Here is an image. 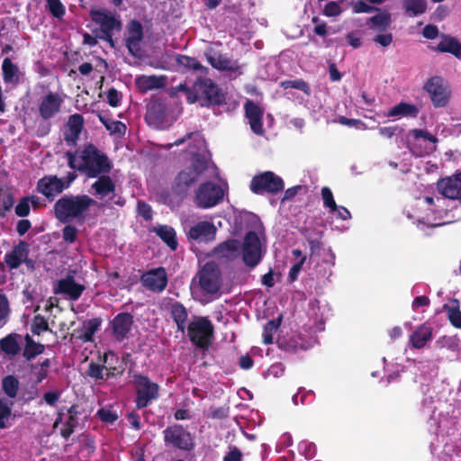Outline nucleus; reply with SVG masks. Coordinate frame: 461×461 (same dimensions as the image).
<instances>
[{"label": "nucleus", "mask_w": 461, "mask_h": 461, "mask_svg": "<svg viewBox=\"0 0 461 461\" xmlns=\"http://www.w3.org/2000/svg\"><path fill=\"white\" fill-rule=\"evenodd\" d=\"M66 157L71 169L89 178L109 174L113 168V163L108 156L92 143L85 144L75 151L66 152Z\"/></svg>", "instance_id": "f257e3e1"}, {"label": "nucleus", "mask_w": 461, "mask_h": 461, "mask_svg": "<svg viewBox=\"0 0 461 461\" xmlns=\"http://www.w3.org/2000/svg\"><path fill=\"white\" fill-rule=\"evenodd\" d=\"M95 201L87 194H65L54 204L55 217L62 223L80 220Z\"/></svg>", "instance_id": "f03ea898"}, {"label": "nucleus", "mask_w": 461, "mask_h": 461, "mask_svg": "<svg viewBox=\"0 0 461 461\" xmlns=\"http://www.w3.org/2000/svg\"><path fill=\"white\" fill-rule=\"evenodd\" d=\"M222 283L221 272L219 266L213 262H206L192 279V285L197 284L203 294L216 295Z\"/></svg>", "instance_id": "7ed1b4c3"}, {"label": "nucleus", "mask_w": 461, "mask_h": 461, "mask_svg": "<svg viewBox=\"0 0 461 461\" xmlns=\"http://www.w3.org/2000/svg\"><path fill=\"white\" fill-rule=\"evenodd\" d=\"M187 335L194 346L208 350L213 339L214 328L206 317H195L187 326Z\"/></svg>", "instance_id": "20e7f679"}, {"label": "nucleus", "mask_w": 461, "mask_h": 461, "mask_svg": "<svg viewBox=\"0 0 461 461\" xmlns=\"http://www.w3.org/2000/svg\"><path fill=\"white\" fill-rule=\"evenodd\" d=\"M164 444L184 452H191L195 447L194 438L182 424L167 426L163 431Z\"/></svg>", "instance_id": "39448f33"}, {"label": "nucleus", "mask_w": 461, "mask_h": 461, "mask_svg": "<svg viewBox=\"0 0 461 461\" xmlns=\"http://www.w3.org/2000/svg\"><path fill=\"white\" fill-rule=\"evenodd\" d=\"M435 108H445L448 105L452 91L449 83L439 76L429 77L423 86Z\"/></svg>", "instance_id": "423d86ee"}, {"label": "nucleus", "mask_w": 461, "mask_h": 461, "mask_svg": "<svg viewBox=\"0 0 461 461\" xmlns=\"http://www.w3.org/2000/svg\"><path fill=\"white\" fill-rule=\"evenodd\" d=\"M132 379L136 391L135 403L137 409L146 408L153 400L158 398L159 385L152 382L149 376L134 374Z\"/></svg>", "instance_id": "0eeeda50"}, {"label": "nucleus", "mask_w": 461, "mask_h": 461, "mask_svg": "<svg viewBox=\"0 0 461 461\" xmlns=\"http://www.w3.org/2000/svg\"><path fill=\"white\" fill-rule=\"evenodd\" d=\"M284 187L283 179L272 171H265L254 176L249 185L250 191L258 195L276 194L283 191Z\"/></svg>", "instance_id": "6e6552de"}, {"label": "nucleus", "mask_w": 461, "mask_h": 461, "mask_svg": "<svg viewBox=\"0 0 461 461\" xmlns=\"http://www.w3.org/2000/svg\"><path fill=\"white\" fill-rule=\"evenodd\" d=\"M195 88L200 92L203 106L222 105L225 104V95L222 90L208 77H199L195 80Z\"/></svg>", "instance_id": "1a4fd4ad"}, {"label": "nucleus", "mask_w": 461, "mask_h": 461, "mask_svg": "<svg viewBox=\"0 0 461 461\" xmlns=\"http://www.w3.org/2000/svg\"><path fill=\"white\" fill-rule=\"evenodd\" d=\"M224 196L221 185L212 182H205L199 185L195 192V203L199 208H212L220 203Z\"/></svg>", "instance_id": "9d476101"}, {"label": "nucleus", "mask_w": 461, "mask_h": 461, "mask_svg": "<svg viewBox=\"0 0 461 461\" xmlns=\"http://www.w3.org/2000/svg\"><path fill=\"white\" fill-rule=\"evenodd\" d=\"M262 258V248L258 235L253 231H248L243 240L242 259L250 268L259 264Z\"/></svg>", "instance_id": "9b49d317"}, {"label": "nucleus", "mask_w": 461, "mask_h": 461, "mask_svg": "<svg viewBox=\"0 0 461 461\" xmlns=\"http://www.w3.org/2000/svg\"><path fill=\"white\" fill-rule=\"evenodd\" d=\"M90 17L95 24L100 26V34L120 32L122 28L120 17L106 9L91 10Z\"/></svg>", "instance_id": "f8f14e48"}, {"label": "nucleus", "mask_w": 461, "mask_h": 461, "mask_svg": "<svg viewBox=\"0 0 461 461\" xmlns=\"http://www.w3.org/2000/svg\"><path fill=\"white\" fill-rule=\"evenodd\" d=\"M141 285L153 293H162L168 283L166 269L163 267L150 269L140 276Z\"/></svg>", "instance_id": "ddd939ff"}, {"label": "nucleus", "mask_w": 461, "mask_h": 461, "mask_svg": "<svg viewBox=\"0 0 461 461\" xmlns=\"http://www.w3.org/2000/svg\"><path fill=\"white\" fill-rule=\"evenodd\" d=\"M134 324V317L130 312H120L116 314L110 321L113 339L118 342H122L128 339Z\"/></svg>", "instance_id": "4468645a"}, {"label": "nucleus", "mask_w": 461, "mask_h": 461, "mask_svg": "<svg viewBox=\"0 0 461 461\" xmlns=\"http://www.w3.org/2000/svg\"><path fill=\"white\" fill-rule=\"evenodd\" d=\"M63 99L54 92H49L39 100L38 112L43 121H50L60 113Z\"/></svg>", "instance_id": "2eb2a0df"}, {"label": "nucleus", "mask_w": 461, "mask_h": 461, "mask_svg": "<svg viewBox=\"0 0 461 461\" xmlns=\"http://www.w3.org/2000/svg\"><path fill=\"white\" fill-rule=\"evenodd\" d=\"M144 38L143 26L138 20H131L127 24V36L125 46L131 55L139 57L140 53V42Z\"/></svg>", "instance_id": "dca6fc26"}, {"label": "nucleus", "mask_w": 461, "mask_h": 461, "mask_svg": "<svg viewBox=\"0 0 461 461\" xmlns=\"http://www.w3.org/2000/svg\"><path fill=\"white\" fill-rule=\"evenodd\" d=\"M36 190L50 202H52L57 195L65 190L63 178H59L56 175L44 176L38 180Z\"/></svg>", "instance_id": "f3484780"}, {"label": "nucleus", "mask_w": 461, "mask_h": 461, "mask_svg": "<svg viewBox=\"0 0 461 461\" xmlns=\"http://www.w3.org/2000/svg\"><path fill=\"white\" fill-rule=\"evenodd\" d=\"M244 111L253 133L263 136L265 133L263 128L264 109L254 101L248 99L244 104Z\"/></svg>", "instance_id": "a211bd4d"}, {"label": "nucleus", "mask_w": 461, "mask_h": 461, "mask_svg": "<svg viewBox=\"0 0 461 461\" xmlns=\"http://www.w3.org/2000/svg\"><path fill=\"white\" fill-rule=\"evenodd\" d=\"M428 140L433 144L438 141L435 135L429 133L427 130L412 129L406 136V145L408 149L416 157H422L425 154L423 149L419 145L420 140Z\"/></svg>", "instance_id": "6ab92c4d"}, {"label": "nucleus", "mask_w": 461, "mask_h": 461, "mask_svg": "<svg viewBox=\"0 0 461 461\" xmlns=\"http://www.w3.org/2000/svg\"><path fill=\"white\" fill-rule=\"evenodd\" d=\"M437 185L438 192L444 197L451 200L461 199V172L438 180Z\"/></svg>", "instance_id": "aec40b11"}, {"label": "nucleus", "mask_w": 461, "mask_h": 461, "mask_svg": "<svg viewBox=\"0 0 461 461\" xmlns=\"http://www.w3.org/2000/svg\"><path fill=\"white\" fill-rule=\"evenodd\" d=\"M199 176L188 167L178 173L175 179L172 190L175 194L184 198L191 186L197 181Z\"/></svg>", "instance_id": "412c9836"}, {"label": "nucleus", "mask_w": 461, "mask_h": 461, "mask_svg": "<svg viewBox=\"0 0 461 461\" xmlns=\"http://www.w3.org/2000/svg\"><path fill=\"white\" fill-rule=\"evenodd\" d=\"M85 290V285L77 284L74 276L68 275L65 278L59 280L55 293L66 294L70 300L77 301Z\"/></svg>", "instance_id": "4be33fe9"}, {"label": "nucleus", "mask_w": 461, "mask_h": 461, "mask_svg": "<svg viewBox=\"0 0 461 461\" xmlns=\"http://www.w3.org/2000/svg\"><path fill=\"white\" fill-rule=\"evenodd\" d=\"M216 231V227L212 222L203 221L190 227L187 237L194 240L211 241L214 240Z\"/></svg>", "instance_id": "5701e85b"}, {"label": "nucleus", "mask_w": 461, "mask_h": 461, "mask_svg": "<svg viewBox=\"0 0 461 461\" xmlns=\"http://www.w3.org/2000/svg\"><path fill=\"white\" fill-rule=\"evenodd\" d=\"M208 63L215 69L220 71L236 72L240 66L237 61L230 59L226 54L213 51L212 53H205Z\"/></svg>", "instance_id": "b1692460"}, {"label": "nucleus", "mask_w": 461, "mask_h": 461, "mask_svg": "<svg viewBox=\"0 0 461 461\" xmlns=\"http://www.w3.org/2000/svg\"><path fill=\"white\" fill-rule=\"evenodd\" d=\"M28 254L29 244L26 241L20 240L11 252L5 254V262L10 269H16L26 259Z\"/></svg>", "instance_id": "393cba45"}, {"label": "nucleus", "mask_w": 461, "mask_h": 461, "mask_svg": "<svg viewBox=\"0 0 461 461\" xmlns=\"http://www.w3.org/2000/svg\"><path fill=\"white\" fill-rule=\"evenodd\" d=\"M432 339V328L423 323L420 325L410 336V342L412 348L420 349L426 343Z\"/></svg>", "instance_id": "a878e982"}, {"label": "nucleus", "mask_w": 461, "mask_h": 461, "mask_svg": "<svg viewBox=\"0 0 461 461\" xmlns=\"http://www.w3.org/2000/svg\"><path fill=\"white\" fill-rule=\"evenodd\" d=\"M442 41L432 50L442 53H450L456 58H461V42L450 35L441 34Z\"/></svg>", "instance_id": "bb28decb"}, {"label": "nucleus", "mask_w": 461, "mask_h": 461, "mask_svg": "<svg viewBox=\"0 0 461 461\" xmlns=\"http://www.w3.org/2000/svg\"><path fill=\"white\" fill-rule=\"evenodd\" d=\"M97 177L98 179L91 185L96 196L104 198L115 192V183L108 174Z\"/></svg>", "instance_id": "cd10ccee"}, {"label": "nucleus", "mask_w": 461, "mask_h": 461, "mask_svg": "<svg viewBox=\"0 0 461 461\" xmlns=\"http://www.w3.org/2000/svg\"><path fill=\"white\" fill-rule=\"evenodd\" d=\"M170 316L176 324L178 331L184 332L188 320V312L185 305L180 302H174L169 307Z\"/></svg>", "instance_id": "c85d7f7f"}, {"label": "nucleus", "mask_w": 461, "mask_h": 461, "mask_svg": "<svg viewBox=\"0 0 461 461\" xmlns=\"http://www.w3.org/2000/svg\"><path fill=\"white\" fill-rule=\"evenodd\" d=\"M51 361L50 358L39 360L37 363H29L28 368L34 376V384H39L49 376Z\"/></svg>", "instance_id": "c756f323"}, {"label": "nucleus", "mask_w": 461, "mask_h": 461, "mask_svg": "<svg viewBox=\"0 0 461 461\" xmlns=\"http://www.w3.org/2000/svg\"><path fill=\"white\" fill-rule=\"evenodd\" d=\"M24 342L25 344L23 350V357L28 362H31L36 357L43 354L45 351V345L36 342L29 334L25 335Z\"/></svg>", "instance_id": "7c9ffc66"}, {"label": "nucleus", "mask_w": 461, "mask_h": 461, "mask_svg": "<svg viewBox=\"0 0 461 461\" xmlns=\"http://www.w3.org/2000/svg\"><path fill=\"white\" fill-rule=\"evenodd\" d=\"M166 114L165 104L159 100H154L148 105L146 120L149 123L161 122L164 121Z\"/></svg>", "instance_id": "2f4dec72"}, {"label": "nucleus", "mask_w": 461, "mask_h": 461, "mask_svg": "<svg viewBox=\"0 0 461 461\" xmlns=\"http://www.w3.org/2000/svg\"><path fill=\"white\" fill-rule=\"evenodd\" d=\"M240 241L234 239L228 240L219 244L215 249V254L220 258L233 259L237 258L240 251Z\"/></svg>", "instance_id": "473e14b6"}, {"label": "nucleus", "mask_w": 461, "mask_h": 461, "mask_svg": "<svg viewBox=\"0 0 461 461\" xmlns=\"http://www.w3.org/2000/svg\"><path fill=\"white\" fill-rule=\"evenodd\" d=\"M419 109L415 104L401 102L392 107L388 113V117H417Z\"/></svg>", "instance_id": "72a5a7b5"}, {"label": "nucleus", "mask_w": 461, "mask_h": 461, "mask_svg": "<svg viewBox=\"0 0 461 461\" xmlns=\"http://www.w3.org/2000/svg\"><path fill=\"white\" fill-rule=\"evenodd\" d=\"M20 335L11 333L0 339V353L3 352L7 356L14 357L21 351L20 344L17 339Z\"/></svg>", "instance_id": "f704fd0d"}, {"label": "nucleus", "mask_w": 461, "mask_h": 461, "mask_svg": "<svg viewBox=\"0 0 461 461\" xmlns=\"http://www.w3.org/2000/svg\"><path fill=\"white\" fill-rule=\"evenodd\" d=\"M138 89L141 93H147L152 89H158L164 86L163 78L157 76H140L135 80Z\"/></svg>", "instance_id": "c9c22d12"}, {"label": "nucleus", "mask_w": 461, "mask_h": 461, "mask_svg": "<svg viewBox=\"0 0 461 461\" xmlns=\"http://www.w3.org/2000/svg\"><path fill=\"white\" fill-rule=\"evenodd\" d=\"M175 59L177 66L182 67L186 70L200 71L204 75L208 73V68L203 66L200 61L194 57L177 54Z\"/></svg>", "instance_id": "e433bc0d"}, {"label": "nucleus", "mask_w": 461, "mask_h": 461, "mask_svg": "<svg viewBox=\"0 0 461 461\" xmlns=\"http://www.w3.org/2000/svg\"><path fill=\"white\" fill-rule=\"evenodd\" d=\"M156 234L170 248L176 250L178 246L176 233L175 230L167 225H160L155 229Z\"/></svg>", "instance_id": "4c0bfd02"}, {"label": "nucleus", "mask_w": 461, "mask_h": 461, "mask_svg": "<svg viewBox=\"0 0 461 461\" xmlns=\"http://www.w3.org/2000/svg\"><path fill=\"white\" fill-rule=\"evenodd\" d=\"M443 309L447 312V319L451 325L456 329H461V311L459 309V301L453 298L450 301V305L445 304Z\"/></svg>", "instance_id": "58836bf2"}, {"label": "nucleus", "mask_w": 461, "mask_h": 461, "mask_svg": "<svg viewBox=\"0 0 461 461\" xmlns=\"http://www.w3.org/2000/svg\"><path fill=\"white\" fill-rule=\"evenodd\" d=\"M402 8L406 15L419 16L426 12L427 2L426 0H403Z\"/></svg>", "instance_id": "ea45409f"}, {"label": "nucleus", "mask_w": 461, "mask_h": 461, "mask_svg": "<svg viewBox=\"0 0 461 461\" xmlns=\"http://www.w3.org/2000/svg\"><path fill=\"white\" fill-rule=\"evenodd\" d=\"M103 320L100 317L93 318L83 322L84 333L80 339L84 342H92L94 340L95 333L100 329Z\"/></svg>", "instance_id": "a19ab883"}, {"label": "nucleus", "mask_w": 461, "mask_h": 461, "mask_svg": "<svg viewBox=\"0 0 461 461\" xmlns=\"http://www.w3.org/2000/svg\"><path fill=\"white\" fill-rule=\"evenodd\" d=\"M392 23L391 14L384 11L367 19L366 23L371 24L374 29L384 32Z\"/></svg>", "instance_id": "79ce46f5"}, {"label": "nucleus", "mask_w": 461, "mask_h": 461, "mask_svg": "<svg viewBox=\"0 0 461 461\" xmlns=\"http://www.w3.org/2000/svg\"><path fill=\"white\" fill-rule=\"evenodd\" d=\"M19 385L18 378L13 375H8L2 379V390L4 393L11 399L17 396Z\"/></svg>", "instance_id": "37998d69"}, {"label": "nucleus", "mask_w": 461, "mask_h": 461, "mask_svg": "<svg viewBox=\"0 0 461 461\" xmlns=\"http://www.w3.org/2000/svg\"><path fill=\"white\" fill-rule=\"evenodd\" d=\"M3 78L6 83L17 82L19 79V68L9 58H5L2 63Z\"/></svg>", "instance_id": "c03bdc74"}, {"label": "nucleus", "mask_w": 461, "mask_h": 461, "mask_svg": "<svg viewBox=\"0 0 461 461\" xmlns=\"http://www.w3.org/2000/svg\"><path fill=\"white\" fill-rule=\"evenodd\" d=\"M109 358L113 360V358L118 361V357L113 351H107L104 354L103 363L106 366V378L113 377L116 375H122L124 372V368L122 366H113L111 362H109Z\"/></svg>", "instance_id": "a18cd8bd"}, {"label": "nucleus", "mask_w": 461, "mask_h": 461, "mask_svg": "<svg viewBox=\"0 0 461 461\" xmlns=\"http://www.w3.org/2000/svg\"><path fill=\"white\" fill-rule=\"evenodd\" d=\"M282 321V316H279L276 319L270 320L266 323L263 330V342L266 345H270L273 343V336L278 330Z\"/></svg>", "instance_id": "49530a36"}, {"label": "nucleus", "mask_w": 461, "mask_h": 461, "mask_svg": "<svg viewBox=\"0 0 461 461\" xmlns=\"http://www.w3.org/2000/svg\"><path fill=\"white\" fill-rule=\"evenodd\" d=\"M98 118L100 122L104 124L107 131L111 133H118L124 134L126 131V126L123 122L120 121H113L107 118L105 115L99 114Z\"/></svg>", "instance_id": "de8ad7c7"}, {"label": "nucleus", "mask_w": 461, "mask_h": 461, "mask_svg": "<svg viewBox=\"0 0 461 461\" xmlns=\"http://www.w3.org/2000/svg\"><path fill=\"white\" fill-rule=\"evenodd\" d=\"M12 405L13 402L0 398V429L8 427V420L12 417Z\"/></svg>", "instance_id": "09e8293b"}, {"label": "nucleus", "mask_w": 461, "mask_h": 461, "mask_svg": "<svg viewBox=\"0 0 461 461\" xmlns=\"http://www.w3.org/2000/svg\"><path fill=\"white\" fill-rule=\"evenodd\" d=\"M208 167V161L205 158V157L202 154L195 153L192 157V163L191 166L188 167L190 170H192L194 173H196L198 176L202 173H203Z\"/></svg>", "instance_id": "8fccbe9b"}, {"label": "nucleus", "mask_w": 461, "mask_h": 461, "mask_svg": "<svg viewBox=\"0 0 461 461\" xmlns=\"http://www.w3.org/2000/svg\"><path fill=\"white\" fill-rule=\"evenodd\" d=\"M31 330L34 335H41L42 332L50 330L46 318L41 314H36L32 319Z\"/></svg>", "instance_id": "3c124183"}, {"label": "nucleus", "mask_w": 461, "mask_h": 461, "mask_svg": "<svg viewBox=\"0 0 461 461\" xmlns=\"http://www.w3.org/2000/svg\"><path fill=\"white\" fill-rule=\"evenodd\" d=\"M281 86L285 89H287V88L298 89L307 95L311 91L310 85L303 79L285 80L281 83Z\"/></svg>", "instance_id": "603ef678"}, {"label": "nucleus", "mask_w": 461, "mask_h": 461, "mask_svg": "<svg viewBox=\"0 0 461 461\" xmlns=\"http://www.w3.org/2000/svg\"><path fill=\"white\" fill-rule=\"evenodd\" d=\"M321 198L324 207L329 208L330 212L334 213L335 210L337 209V203L330 187L324 186L321 188Z\"/></svg>", "instance_id": "864d4df0"}, {"label": "nucleus", "mask_w": 461, "mask_h": 461, "mask_svg": "<svg viewBox=\"0 0 461 461\" xmlns=\"http://www.w3.org/2000/svg\"><path fill=\"white\" fill-rule=\"evenodd\" d=\"M46 7L56 18H61L66 12L65 6L60 0H45Z\"/></svg>", "instance_id": "5fc2aeb1"}, {"label": "nucleus", "mask_w": 461, "mask_h": 461, "mask_svg": "<svg viewBox=\"0 0 461 461\" xmlns=\"http://www.w3.org/2000/svg\"><path fill=\"white\" fill-rule=\"evenodd\" d=\"M78 425V418L68 416V420L64 424V428L60 430V435L63 438L68 439V438L74 433L75 429Z\"/></svg>", "instance_id": "6e6d98bb"}, {"label": "nucleus", "mask_w": 461, "mask_h": 461, "mask_svg": "<svg viewBox=\"0 0 461 461\" xmlns=\"http://www.w3.org/2000/svg\"><path fill=\"white\" fill-rule=\"evenodd\" d=\"M104 368H106V366L104 364L99 365V364H96L92 361L88 365L86 374L88 376H90L95 380H104Z\"/></svg>", "instance_id": "4d7b16f0"}, {"label": "nucleus", "mask_w": 461, "mask_h": 461, "mask_svg": "<svg viewBox=\"0 0 461 461\" xmlns=\"http://www.w3.org/2000/svg\"><path fill=\"white\" fill-rule=\"evenodd\" d=\"M10 314L9 302L5 294H0V329L7 322Z\"/></svg>", "instance_id": "13d9d810"}, {"label": "nucleus", "mask_w": 461, "mask_h": 461, "mask_svg": "<svg viewBox=\"0 0 461 461\" xmlns=\"http://www.w3.org/2000/svg\"><path fill=\"white\" fill-rule=\"evenodd\" d=\"M84 118L82 114L74 113L68 117V128L71 131L81 133L83 130Z\"/></svg>", "instance_id": "bf43d9fd"}, {"label": "nucleus", "mask_w": 461, "mask_h": 461, "mask_svg": "<svg viewBox=\"0 0 461 461\" xmlns=\"http://www.w3.org/2000/svg\"><path fill=\"white\" fill-rule=\"evenodd\" d=\"M78 230L71 224L65 225L62 229V239L66 243L73 244L77 239Z\"/></svg>", "instance_id": "052dcab7"}, {"label": "nucleus", "mask_w": 461, "mask_h": 461, "mask_svg": "<svg viewBox=\"0 0 461 461\" xmlns=\"http://www.w3.org/2000/svg\"><path fill=\"white\" fill-rule=\"evenodd\" d=\"M96 417L101 421L110 424H113L118 420V415L115 411L104 408H101L97 411Z\"/></svg>", "instance_id": "680f3d73"}, {"label": "nucleus", "mask_w": 461, "mask_h": 461, "mask_svg": "<svg viewBox=\"0 0 461 461\" xmlns=\"http://www.w3.org/2000/svg\"><path fill=\"white\" fill-rule=\"evenodd\" d=\"M342 13V9L339 3L330 1L325 5L323 9V14L328 17H335Z\"/></svg>", "instance_id": "e2e57ef3"}, {"label": "nucleus", "mask_w": 461, "mask_h": 461, "mask_svg": "<svg viewBox=\"0 0 461 461\" xmlns=\"http://www.w3.org/2000/svg\"><path fill=\"white\" fill-rule=\"evenodd\" d=\"M229 416V407H211L208 417L214 420H223Z\"/></svg>", "instance_id": "0e129e2a"}, {"label": "nucleus", "mask_w": 461, "mask_h": 461, "mask_svg": "<svg viewBox=\"0 0 461 461\" xmlns=\"http://www.w3.org/2000/svg\"><path fill=\"white\" fill-rule=\"evenodd\" d=\"M30 213L29 198L23 197L15 206V214L19 217H25Z\"/></svg>", "instance_id": "69168bd1"}, {"label": "nucleus", "mask_w": 461, "mask_h": 461, "mask_svg": "<svg viewBox=\"0 0 461 461\" xmlns=\"http://www.w3.org/2000/svg\"><path fill=\"white\" fill-rule=\"evenodd\" d=\"M138 213L142 216L145 220H150L152 218L151 206L145 201L139 200L137 203Z\"/></svg>", "instance_id": "338daca9"}, {"label": "nucleus", "mask_w": 461, "mask_h": 461, "mask_svg": "<svg viewBox=\"0 0 461 461\" xmlns=\"http://www.w3.org/2000/svg\"><path fill=\"white\" fill-rule=\"evenodd\" d=\"M229 452L223 456V461H242V453L235 446H229Z\"/></svg>", "instance_id": "774afa93"}]
</instances>
